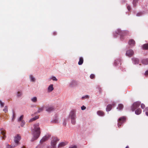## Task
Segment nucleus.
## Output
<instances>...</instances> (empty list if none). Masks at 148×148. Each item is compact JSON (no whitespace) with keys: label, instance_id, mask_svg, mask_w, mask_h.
I'll return each mask as SVG.
<instances>
[{"label":"nucleus","instance_id":"f257e3e1","mask_svg":"<svg viewBox=\"0 0 148 148\" xmlns=\"http://www.w3.org/2000/svg\"><path fill=\"white\" fill-rule=\"evenodd\" d=\"M39 124H36L34 125V131L33 133L34 139H37L39 136L40 132V128L39 127Z\"/></svg>","mask_w":148,"mask_h":148},{"label":"nucleus","instance_id":"f03ea898","mask_svg":"<svg viewBox=\"0 0 148 148\" xmlns=\"http://www.w3.org/2000/svg\"><path fill=\"white\" fill-rule=\"evenodd\" d=\"M21 139V137L19 135H17L16 136L14 139V141L15 144L14 145H6V148H13L16 146L18 144H19V141Z\"/></svg>","mask_w":148,"mask_h":148},{"label":"nucleus","instance_id":"7ed1b4c3","mask_svg":"<svg viewBox=\"0 0 148 148\" xmlns=\"http://www.w3.org/2000/svg\"><path fill=\"white\" fill-rule=\"evenodd\" d=\"M125 121L126 117L125 116H122L120 117L118 121V127H120V126Z\"/></svg>","mask_w":148,"mask_h":148},{"label":"nucleus","instance_id":"20e7f679","mask_svg":"<svg viewBox=\"0 0 148 148\" xmlns=\"http://www.w3.org/2000/svg\"><path fill=\"white\" fill-rule=\"evenodd\" d=\"M140 102L138 101L134 103L131 107L132 110L134 111L136 108L140 106Z\"/></svg>","mask_w":148,"mask_h":148},{"label":"nucleus","instance_id":"39448f33","mask_svg":"<svg viewBox=\"0 0 148 148\" xmlns=\"http://www.w3.org/2000/svg\"><path fill=\"white\" fill-rule=\"evenodd\" d=\"M69 117L71 118V119H76V115L75 114V111L74 110H72L69 114Z\"/></svg>","mask_w":148,"mask_h":148},{"label":"nucleus","instance_id":"423d86ee","mask_svg":"<svg viewBox=\"0 0 148 148\" xmlns=\"http://www.w3.org/2000/svg\"><path fill=\"white\" fill-rule=\"evenodd\" d=\"M116 33L121 36V38H123V36H124L125 35V32H123L119 29H118L115 32Z\"/></svg>","mask_w":148,"mask_h":148},{"label":"nucleus","instance_id":"0eeeda50","mask_svg":"<svg viewBox=\"0 0 148 148\" xmlns=\"http://www.w3.org/2000/svg\"><path fill=\"white\" fill-rule=\"evenodd\" d=\"M134 54V51L132 49H130L127 51L126 53V55L130 57H132Z\"/></svg>","mask_w":148,"mask_h":148},{"label":"nucleus","instance_id":"6e6552de","mask_svg":"<svg viewBox=\"0 0 148 148\" xmlns=\"http://www.w3.org/2000/svg\"><path fill=\"white\" fill-rule=\"evenodd\" d=\"M59 139L57 138H54V139L52 140L51 142V144L52 146L53 147H54L56 144V142L59 141Z\"/></svg>","mask_w":148,"mask_h":148},{"label":"nucleus","instance_id":"1a4fd4ad","mask_svg":"<svg viewBox=\"0 0 148 148\" xmlns=\"http://www.w3.org/2000/svg\"><path fill=\"white\" fill-rule=\"evenodd\" d=\"M50 136H46L43 137L40 140V143H42L45 141L47 140Z\"/></svg>","mask_w":148,"mask_h":148},{"label":"nucleus","instance_id":"9d476101","mask_svg":"<svg viewBox=\"0 0 148 148\" xmlns=\"http://www.w3.org/2000/svg\"><path fill=\"white\" fill-rule=\"evenodd\" d=\"M54 109L53 107L48 106L46 108V111L48 112H50L54 110Z\"/></svg>","mask_w":148,"mask_h":148},{"label":"nucleus","instance_id":"9b49d317","mask_svg":"<svg viewBox=\"0 0 148 148\" xmlns=\"http://www.w3.org/2000/svg\"><path fill=\"white\" fill-rule=\"evenodd\" d=\"M1 134L3 135L2 137V138L3 139H5L6 138V136L5 135V131L3 130V128L1 129Z\"/></svg>","mask_w":148,"mask_h":148},{"label":"nucleus","instance_id":"f8f14e48","mask_svg":"<svg viewBox=\"0 0 148 148\" xmlns=\"http://www.w3.org/2000/svg\"><path fill=\"white\" fill-rule=\"evenodd\" d=\"M128 44L129 45L134 46L135 44V42L133 39H130L129 40Z\"/></svg>","mask_w":148,"mask_h":148},{"label":"nucleus","instance_id":"ddd939ff","mask_svg":"<svg viewBox=\"0 0 148 148\" xmlns=\"http://www.w3.org/2000/svg\"><path fill=\"white\" fill-rule=\"evenodd\" d=\"M53 84H51L48 87V91L50 92H51L53 90Z\"/></svg>","mask_w":148,"mask_h":148},{"label":"nucleus","instance_id":"4468645a","mask_svg":"<svg viewBox=\"0 0 148 148\" xmlns=\"http://www.w3.org/2000/svg\"><path fill=\"white\" fill-rule=\"evenodd\" d=\"M83 61L84 60L83 58L82 57H80L79 58V61L78 62V64L79 65H82L83 64Z\"/></svg>","mask_w":148,"mask_h":148},{"label":"nucleus","instance_id":"2eb2a0df","mask_svg":"<svg viewBox=\"0 0 148 148\" xmlns=\"http://www.w3.org/2000/svg\"><path fill=\"white\" fill-rule=\"evenodd\" d=\"M141 110L140 108H138L135 110V113L137 115H139L141 113Z\"/></svg>","mask_w":148,"mask_h":148},{"label":"nucleus","instance_id":"dca6fc26","mask_svg":"<svg viewBox=\"0 0 148 148\" xmlns=\"http://www.w3.org/2000/svg\"><path fill=\"white\" fill-rule=\"evenodd\" d=\"M142 63L144 64H148V59H144L142 60Z\"/></svg>","mask_w":148,"mask_h":148},{"label":"nucleus","instance_id":"f3484780","mask_svg":"<svg viewBox=\"0 0 148 148\" xmlns=\"http://www.w3.org/2000/svg\"><path fill=\"white\" fill-rule=\"evenodd\" d=\"M97 114L100 116H103L104 114V112L102 111H98L97 112Z\"/></svg>","mask_w":148,"mask_h":148},{"label":"nucleus","instance_id":"a211bd4d","mask_svg":"<svg viewBox=\"0 0 148 148\" xmlns=\"http://www.w3.org/2000/svg\"><path fill=\"white\" fill-rule=\"evenodd\" d=\"M132 60L135 64L138 63L139 60L138 59L136 58H133L132 59Z\"/></svg>","mask_w":148,"mask_h":148},{"label":"nucleus","instance_id":"6ab92c4d","mask_svg":"<svg viewBox=\"0 0 148 148\" xmlns=\"http://www.w3.org/2000/svg\"><path fill=\"white\" fill-rule=\"evenodd\" d=\"M67 144V143H65V142H61L59 143V144L58 145V147H62L65 145L66 144Z\"/></svg>","mask_w":148,"mask_h":148},{"label":"nucleus","instance_id":"aec40b11","mask_svg":"<svg viewBox=\"0 0 148 148\" xmlns=\"http://www.w3.org/2000/svg\"><path fill=\"white\" fill-rule=\"evenodd\" d=\"M112 106L111 105H108L106 108V110L108 112L111 110L112 109Z\"/></svg>","mask_w":148,"mask_h":148},{"label":"nucleus","instance_id":"412c9836","mask_svg":"<svg viewBox=\"0 0 148 148\" xmlns=\"http://www.w3.org/2000/svg\"><path fill=\"white\" fill-rule=\"evenodd\" d=\"M143 48L144 49H148V43L144 44L143 46Z\"/></svg>","mask_w":148,"mask_h":148},{"label":"nucleus","instance_id":"4be33fe9","mask_svg":"<svg viewBox=\"0 0 148 148\" xmlns=\"http://www.w3.org/2000/svg\"><path fill=\"white\" fill-rule=\"evenodd\" d=\"M123 108V104H120L119 105L117 109H118L119 110H122Z\"/></svg>","mask_w":148,"mask_h":148},{"label":"nucleus","instance_id":"5701e85b","mask_svg":"<svg viewBox=\"0 0 148 148\" xmlns=\"http://www.w3.org/2000/svg\"><path fill=\"white\" fill-rule=\"evenodd\" d=\"M38 116H36L35 117H34L31 119L30 120H29V122H32L33 121H35V120H36V119H38Z\"/></svg>","mask_w":148,"mask_h":148},{"label":"nucleus","instance_id":"b1692460","mask_svg":"<svg viewBox=\"0 0 148 148\" xmlns=\"http://www.w3.org/2000/svg\"><path fill=\"white\" fill-rule=\"evenodd\" d=\"M31 100V101L34 102H36L37 101V98L36 97H34L32 98Z\"/></svg>","mask_w":148,"mask_h":148},{"label":"nucleus","instance_id":"393cba45","mask_svg":"<svg viewBox=\"0 0 148 148\" xmlns=\"http://www.w3.org/2000/svg\"><path fill=\"white\" fill-rule=\"evenodd\" d=\"M44 108V107H41L39 108H38V112H40L43 111V109Z\"/></svg>","mask_w":148,"mask_h":148},{"label":"nucleus","instance_id":"a878e982","mask_svg":"<svg viewBox=\"0 0 148 148\" xmlns=\"http://www.w3.org/2000/svg\"><path fill=\"white\" fill-rule=\"evenodd\" d=\"M75 119H71V123H72V124L73 125L75 124L76 123Z\"/></svg>","mask_w":148,"mask_h":148},{"label":"nucleus","instance_id":"bb28decb","mask_svg":"<svg viewBox=\"0 0 148 148\" xmlns=\"http://www.w3.org/2000/svg\"><path fill=\"white\" fill-rule=\"evenodd\" d=\"M138 0H133V4L134 7H136V3L138 2Z\"/></svg>","mask_w":148,"mask_h":148},{"label":"nucleus","instance_id":"cd10ccee","mask_svg":"<svg viewBox=\"0 0 148 148\" xmlns=\"http://www.w3.org/2000/svg\"><path fill=\"white\" fill-rule=\"evenodd\" d=\"M30 78L31 80L32 81L34 82L35 80V78L32 75H30Z\"/></svg>","mask_w":148,"mask_h":148},{"label":"nucleus","instance_id":"c85d7f7f","mask_svg":"<svg viewBox=\"0 0 148 148\" xmlns=\"http://www.w3.org/2000/svg\"><path fill=\"white\" fill-rule=\"evenodd\" d=\"M3 111L5 113H6L8 112V108L6 106H5L3 110Z\"/></svg>","mask_w":148,"mask_h":148},{"label":"nucleus","instance_id":"c756f323","mask_svg":"<svg viewBox=\"0 0 148 148\" xmlns=\"http://www.w3.org/2000/svg\"><path fill=\"white\" fill-rule=\"evenodd\" d=\"M23 115H21L18 119V121H21L23 119Z\"/></svg>","mask_w":148,"mask_h":148},{"label":"nucleus","instance_id":"7c9ffc66","mask_svg":"<svg viewBox=\"0 0 148 148\" xmlns=\"http://www.w3.org/2000/svg\"><path fill=\"white\" fill-rule=\"evenodd\" d=\"M22 95V93L20 92H18L17 94V96L18 97L21 96Z\"/></svg>","mask_w":148,"mask_h":148},{"label":"nucleus","instance_id":"2f4dec72","mask_svg":"<svg viewBox=\"0 0 148 148\" xmlns=\"http://www.w3.org/2000/svg\"><path fill=\"white\" fill-rule=\"evenodd\" d=\"M51 79L53 81H56L57 80V79L56 78V77H55L54 76H53V77H52Z\"/></svg>","mask_w":148,"mask_h":148},{"label":"nucleus","instance_id":"473e14b6","mask_svg":"<svg viewBox=\"0 0 148 148\" xmlns=\"http://www.w3.org/2000/svg\"><path fill=\"white\" fill-rule=\"evenodd\" d=\"M95 75L93 74H91L90 76V77L91 79L94 78H95Z\"/></svg>","mask_w":148,"mask_h":148},{"label":"nucleus","instance_id":"72a5a7b5","mask_svg":"<svg viewBox=\"0 0 148 148\" xmlns=\"http://www.w3.org/2000/svg\"><path fill=\"white\" fill-rule=\"evenodd\" d=\"M25 122L24 121H22L21 123V126L23 127L25 124Z\"/></svg>","mask_w":148,"mask_h":148},{"label":"nucleus","instance_id":"f704fd0d","mask_svg":"<svg viewBox=\"0 0 148 148\" xmlns=\"http://www.w3.org/2000/svg\"><path fill=\"white\" fill-rule=\"evenodd\" d=\"M141 107L142 109H143L145 108V106L144 104L142 103L141 105Z\"/></svg>","mask_w":148,"mask_h":148},{"label":"nucleus","instance_id":"c9c22d12","mask_svg":"<svg viewBox=\"0 0 148 148\" xmlns=\"http://www.w3.org/2000/svg\"><path fill=\"white\" fill-rule=\"evenodd\" d=\"M81 109L82 110H84L86 109V107L84 106H83L82 107H81Z\"/></svg>","mask_w":148,"mask_h":148},{"label":"nucleus","instance_id":"e433bc0d","mask_svg":"<svg viewBox=\"0 0 148 148\" xmlns=\"http://www.w3.org/2000/svg\"><path fill=\"white\" fill-rule=\"evenodd\" d=\"M52 122L53 123H58V121L57 119H56L53 121H52Z\"/></svg>","mask_w":148,"mask_h":148},{"label":"nucleus","instance_id":"4c0bfd02","mask_svg":"<svg viewBox=\"0 0 148 148\" xmlns=\"http://www.w3.org/2000/svg\"><path fill=\"white\" fill-rule=\"evenodd\" d=\"M0 104L2 107H3L4 105V103H2L1 100H0Z\"/></svg>","mask_w":148,"mask_h":148},{"label":"nucleus","instance_id":"58836bf2","mask_svg":"<svg viewBox=\"0 0 148 148\" xmlns=\"http://www.w3.org/2000/svg\"><path fill=\"white\" fill-rule=\"evenodd\" d=\"M127 9L129 11H130V10H131V7H130V5H127Z\"/></svg>","mask_w":148,"mask_h":148},{"label":"nucleus","instance_id":"ea45409f","mask_svg":"<svg viewBox=\"0 0 148 148\" xmlns=\"http://www.w3.org/2000/svg\"><path fill=\"white\" fill-rule=\"evenodd\" d=\"M89 98V96L88 95H86L84 97H82V98Z\"/></svg>","mask_w":148,"mask_h":148},{"label":"nucleus","instance_id":"a19ab883","mask_svg":"<svg viewBox=\"0 0 148 148\" xmlns=\"http://www.w3.org/2000/svg\"><path fill=\"white\" fill-rule=\"evenodd\" d=\"M145 75H148V71H145Z\"/></svg>","mask_w":148,"mask_h":148},{"label":"nucleus","instance_id":"79ce46f5","mask_svg":"<svg viewBox=\"0 0 148 148\" xmlns=\"http://www.w3.org/2000/svg\"><path fill=\"white\" fill-rule=\"evenodd\" d=\"M77 147L76 146L74 145L73 147H69V148H76Z\"/></svg>","mask_w":148,"mask_h":148},{"label":"nucleus","instance_id":"37998d69","mask_svg":"<svg viewBox=\"0 0 148 148\" xmlns=\"http://www.w3.org/2000/svg\"><path fill=\"white\" fill-rule=\"evenodd\" d=\"M141 15V13H138L137 14V16H140Z\"/></svg>","mask_w":148,"mask_h":148},{"label":"nucleus","instance_id":"c03bdc74","mask_svg":"<svg viewBox=\"0 0 148 148\" xmlns=\"http://www.w3.org/2000/svg\"><path fill=\"white\" fill-rule=\"evenodd\" d=\"M56 32H54L53 33V34L54 35H55L56 34Z\"/></svg>","mask_w":148,"mask_h":148},{"label":"nucleus","instance_id":"a18cd8bd","mask_svg":"<svg viewBox=\"0 0 148 148\" xmlns=\"http://www.w3.org/2000/svg\"><path fill=\"white\" fill-rule=\"evenodd\" d=\"M145 114L147 116H148V112H145Z\"/></svg>","mask_w":148,"mask_h":148},{"label":"nucleus","instance_id":"49530a36","mask_svg":"<svg viewBox=\"0 0 148 148\" xmlns=\"http://www.w3.org/2000/svg\"><path fill=\"white\" fill-rule=\"evenodd\" d=\"M63 124L64 126H65L66 125V123L65 122H64V123H63Z\"/></svg>","mask_w":148,"mask_h":148},{"label":"nucleus","instance_id":"de8ad7c7","mask_svg":"<svg viewBox=\"0 0 148 148\" xmlns=\"http://www.w3.org/2000/svg\"><path fill=\"white\" fill-rule=\"evenodd\" d=\"M99 91H100V92H101V89L99 88Z\"/></svg>","mask_w":148,"mask_h":148},{"label":"nucleus","instance_id":"09e8293b","mask_svg":"<svg viewBox=\"0 0 148 148\" xmlns=\"http://www.w3.org/2000/svg\"><path fill=\"white\" fill-rule=\"evenodd\" d=\"M125 148H129V146H126V147H125Z\"/></svg>","mask_w":148,"mask_h":148},{"label":"nucleus","instance_id":"8fccbe9b","mask_svg":"<svg viewBox=\"0 0 148 148\" xmlns=\"http://www.w3.org/2000/svg\"><path fill=\"white\" fill-rule=\"evenodd\" d=\"M21 148H25L24 146H23Z\"/></svg>","mask_w":148,"mask_h":148},{"label":"nucleus","instance_id":"3c124183","mask_svg":"<svg viewBox=\"0 0 148 148\" xmlns=\"http://www.w3.org/2000/svg\"><path fill=\"white\" fill-rule=\"evenodd\" d=\"M34 140H32V141H33Z\"/></svg>","mask_w":148,"mask_h":148}]
</instances>
